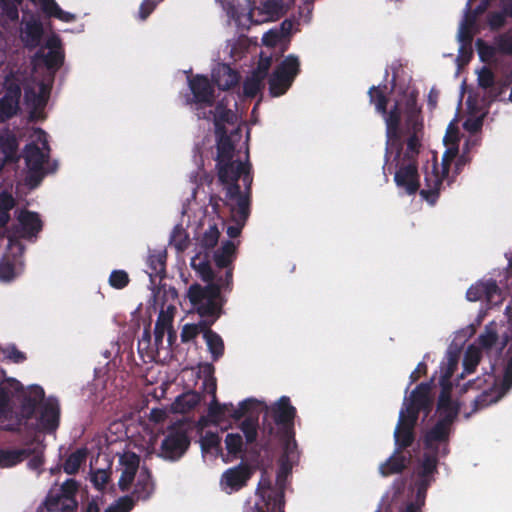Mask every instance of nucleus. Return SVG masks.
Wrapping results in <instances>:
<instances>
[{
	"label": "nucleus",
	"mask_w": 512,
	"mask_h": 512,
	"mask_svg": "<svg viewBox=\"0 0 512 512\" xmlns=\"http://www.w3.org/2000/svg\"><path fill=\"white\" fill-rule=\"evenodd\" d=\"M8 252L0 259V280L11 281L15 277L16 263L24 253V245L15 237L8 236Z\"/></svg>",
	"instance_id": "obj_19"
},
{
	"label": "nucleus",
	"mask_w": 512,
	"mask_h": 512,
	"mask_svg": "<svg viewBox=\"0 0 512 512\" xmlns=\"http://www.w3.org/2000/svg\"><path fill=\"white\" fill-rule=\"evenodd\" d=\"M259 402L255 399H246L235 407L232 403L221 404L217 399H212L208 406V416L214 422H221L229 418L240 420Z\"/></svg>",
	"instance_id": "obj_15"
},
{
	"label": "nucleus",
	"mask_w": 512,
	"mask_h": 512,
	"mask_svg": "<svg viewBox=\"0 0 512 512\" xmlns=\"http://www.w3.org/2000/svg\"><path fill=\"white\" fill-rule=\"evenodd\" d=\"M495 83V75L492 70L486 66L482 67V69L478 73V85L483 89H490L489 95L492 100L496 99L501 91L494 92L493 86Z\"/></svg>",
	"instance_id": "obj_43"
},
{
	"label": "nucleus",
	"mask_w": 512,
	"mask_h": 512,
	"mask_svg": "<svg viewBox=\"0 0 512 512\" xmlns=\"http://www.w3.org/2000/svg\"><path fill=\"white\" fill-rule=\"evenodd\" d=\"M191 423L186 420H178L167 427L166 437L160 448H189Z\"/></svg>",
	"instance_id": "obj_20"
},
{
	"label": "nucleus",
	"mask_w": 512,
	"mask_h": 512,
	"mask_svg": "<svg viewBox=\"0 0 512 512\" xmlns=\"http://www.w3.org/2000/svg\"><path fill=\"white\" fill-rule=\"evenodd\" d=\"M189 87L196 103L209 106L213 104L214 89L206 76L196 75L189 80Z\"/></svg>",
	"instance_id": "obj_26"
},
{
	"label": "nucleus",
	"mask_w": 512,
	"mask_h": 512,
	"mask_svg": "<svg viewBox=\"0 0 512 512\" xmlns=\"http://www.w3.org/2000/svg\"><path fill=\"white\" fill-rule=\"evenodd\" d=\"M233 289L232 271L229 270L224 276H218L215 283L202 286L193 283L187 290L186 297L192 305L193 310L201 318H214L217 320L223 313V306L226 303L222 292H231Z\"/></svg>",
	"instance_id": "obj_5"
},
{
	"label": "nucleus",
	"mask_w": 512,
	"mask_h": 512,
	"mask_svg": "<svg viewBox=\"0 0 512 512\" xmlns=\"http://www.w3.org/2000/svg\"><path fill=\"white\" fill-rule=\"evenodd\" d=\"M2 353L6 359L16 364L23 363L27 359L26 354L18 350L15 345H9L3 348Z\"/></svg>",
	"instance_id": "obj_61"
},
{
	"label": "nucleus",
	"mask_w": 512,
	"mask_h": 512,
	"mask_svg": "<svg viewBox=\"0 0 512 512\" xmlns=\"http://www.w3.org/2000/svg\"><path fill=\"white\" fill-rule=\"evenodd\" d=\"M452 427L437 420L423 435L424 448H437L439 445H448Z\"/></svg>",
	"instance_id": "obj_27"
},
{
	"label": "nucleus",
	"mask_w": 512,
	"mask_h": 512,
	"mask_svg": "<svg viewBox=\"0 0 512 512\" xmlns=\"http://www.w3.org/2000/svg\"><path fill=\"white\" fill-rule=\"evenodd\" d=\"M368 96L370 104L375 106L376 112L380 115H386L389 99L386 96L384 90H382L379 86H372L368 90Z\"/></svg>",
	"instance_id": "obj_41"
},
{
	"label": "nucleus",
	"mask_w": 512,
	"mask_h": 512,
	"mask_svg": "<svg viewBox=\"0 0 512 512\" xmlns=\"http://www.w3.org/2000/svg\"><path fill=\"white\" fill-rule=\"evenodd\" d=\"M201 401V394L196 391H188L176 397L173 409L177 413H188L193 410Z\"/></svg>",
	"instance_id": "obj_33"
},
{
	"label": "nucleus",
	"mask_w": 512,
	"mask_h": 512,
	"mask_svg": "<svg viewBox=\"0 0 512 512\" xmlns=\"http://www.w3.org/2000/svg\"><path fill=\"white\" fill-rule=\"evenodd\" d=\"M0 151L4 155V162L16 163L18 156V140L13 134L0 135Z\"/></svg>",
	"instance_id": "obj_34"
},
{
	"label": "nucleus",
	"mask_w": 512,
	"mask_h": 512,
	"mask_svg": "<svg viewBox=\"0 0 512 512\" xmlns=\"http://www.w3.org/2000/svg\"><path fill=\"white\" fill-rule=\"evenodd\" d=\"M480 362V355L477 350L469 348L464 358V369L467 373L474 372L476 366Z\"/></svg>",
	"instance_id": "obj_63"
},
{
	"label": "nucleus",
	"mask_w": 512,
	"mask_h": 512,
	"mask_svg": "<svg viewBox=\"0 0 512 512\" xmlns=\"http://www.w3.org/2000/svg\"><path fill=\"white\" fill-rule=\"evenodd\" d=\"M258 427L259 424L257 418H253L251 416L245 418L241 422L239 428L243 433V436L245 437L246 444H253L258 437L260 438V435L258 433ZM259 445V448H263L260 442Z\"/></svg>",
	"instance_id": "obj_42"
},
{
	"label": "nucleus",
	"mask_w": 512,
	"mask_h": 512,
	"mask_svg": "<svg viewBox=\"0 0 512 512\" xmlns=\"http://www.w3.org/2000/svg\"><path fill=\"white\" fill-rule=\"evenodd\" d=\"M127 431L125 425L121 421H115L102 433L97 434L92 440L90 448H110L118 446V448H128Z\"/></svg>",
	"instance_id": "obj_17"
},
{
	"label": "nucleus",
	"mask_w": 512,
	"mask_h": 512,
	"mask_svg": "<svg viewBox=\"0 0 512 512\" xmlns=\"http://www.w3.org/2000/svg\"><path fill=\"white\" fill-rule=\"evenodd\" d=\"M498 340V334L494 329L486 327L485 332L478 338V343L481 348L489 350L491 349Z\"/></svg>",
	"instance_id": "obj_60"
},
{
	"label": "nucleus",
	"mask_w": 512,
	"mask_h": 512,
	"mask_svg": "<svg viewBox=\"0 0 512 512\" xmlns=\"http://www.w3.org/2000/svg\"><path fill=\"white\" fill-rule=\"evenodd\" d=\"M393 159L395 162L394 182L407 194L414 195L420 188L418 163L401 160L402 145H398Z\"/></svg>",
	"instance_id": "obj_12"
},
{
	"label": "nucleus",
	"mask_w": 512,
	"mask_h": 512,
	"mask_svg": "<svg viewBox=\"0 0 512 512\" xmlns=\"http://www.w3.org/2000/svg\"><path fill=\"white\" fill-rule=\"evenodd\" d=\"M170 328H171L170 320L165 319L162 316V314H160V316L158 317V319L155 323V328H154V342H155V346H156L157 350L162 346L164 335H165L166 331H168Z\"/></svg>",
	"instance_id": "obj_52"
},
{
	"label": "nucleus",
	"mask_w": 512,
	"mask_h": 512,
	"mask_svg": "<svg viewBox=\"0 0 512 512\" xmlns=\"http://www.w3.org/2000/svg\"><path fill=\"white\" fill-rule=\"evenodd\" d=\"M17 220L20 226L19 235L22 238L31 239L42 230L43 223L37 212L23 209L20 211Z\"/></svg>",
	"instance_id": "obj_25"
},
{
	"label": "nucleus",
	"mask_w": 512,
	"mask_h": 512,
	"mask_svg": "<svg viewBox=\"0 0 512 512\" xmlns=\"http://www.w3.org/2000/svg\"><path fill=\"white\" fill-rule=\"evenodd\" d=\"M220 237V231L216 224L209 225L208 229L203 233L200 239V245L205 249L214 248Z\"/></svg>",
	"instance_id": "obj_50"
},
{
	"label": "nucleus",
	"mask_w": 512,
	"mask_h": 512,
	"mask_svg": "<svg viewBox=\"0 0 512 512\" xmlns=\"http://www.w3.org/2000/svg\"><path fill=\"white\" fill-rule=\"evenodd\" d=\"M476 47L482 61H489L496 53H498L497 45L495 43L493 46L489 45L481 38L477 39Z\"/></svg>",
	"instance_id": "obj_58"
},
{
	"label": "nucleus",
	"mask_w": 512,
	"mask_h": 512,
	"mask_svg": "<svg viewBox=\"0 0 512 512\" xmlns=\"http://www.w3.org/2000/svg\"><path fill=\"white\" fill-rule=\"evenodd\" d=\"M5 93L4 97L9 99H13L15 101L20 102L21 98V87L18 81L13 77L12 74L5 77L4 81Z\"/></svg>",
	"instance_id": "obj_54"
},
{
	"label": "nucleus",
	"mask_w": 512,
	"mask_h": 512,
	"mask_svg": "<svg viewBox=\"0 0 512 512\" xmlns=\"http://www.w3.org/2000/svg\"><path fill=\"white\" fill-rule=\"evenodd\" d=\"M404 126L410 127L409 129L423 128L421 109L417 105V95L414 92H411L405 101Z\"/></svg>",
	"instance_id": "obj_31"
},
{
	"label": "nucleus",
	"mask_w": 512,
	"mask_h": 512,
	"mask_svg": "<svg viewBox=\"0 0 512 512\" xmlns=\"http://www.w3.org/2000/svg\"><path fill=\"white\" fill-rule=\"evenodd\" d=\"M78 486L75 480L69 479L66 480L60 488L59 493L66 499V502H69L68 505L74 510L77 507V502L75 500V494L77 492Z\"/></svg>",
	"instance_id": "obj_51"
},
{
	"label": "nucleus",
	"mask_w": 512,
	"mask_h": 512,
	"mask_svg": "<svg viewBox=\"0 0 512 512\" xmlns=\"http://www.w3.org/2000/svg\"><path fill=\"white\" fill-rule=\"evenodd\" d=\"M191 266L199 274V277L207 284L215 283L218 276H223L220 273L215 274L210 265V262L206 258H202L199 255L191 259Z\"/></svg>",
	"instance_id": "obj_35"
},
{
	"label": "nucleus",
	"mask_w": 512,
	"mask_h": 512,
	"mask_svg": "<svg viewBox=\"0 0 512 512\" xmlns=\"http://www.w3.org/2000/svg\"><path fill=\"white\" fill-rule=\"evenodd\" d=\"M301 71L298 56L289 54L274 69L268 79L269 94L272 97L284 95Z\"/></svg>",
	"instance_id": "obj_10"
},
{
	"label": "nucleus",
	"mask_w": 512,
	"mask_h": 512,
	"mask_svg": "<svg viewBox=\"0 0 512 512\" xmlns=\"http://www.w3.org/2000/svg\"><path fill=\"white\" fill-rule=\"evenodd\" d=\"M430 385L428 383H420L411 392L407 402H404V407L400 410L409 416L419 418L421 411L425 412L426 415L431 410L432 400L430 398Z\"/></svg>",
	"instance_id": "obj_18"
},
{
	"label": "nucleus",
	"mask_w": 512,
	"mask_h": 512,
	"mask_svg": "<svg viewBox=\"0 0 512 512\" xmlns=\"http://www.w3.org/2000/svg\"><path fill=\"white\" fill-rule=\"evenodd\" d=\"M64 61V55L55 49H51L44 57V63L49 69H59Z\"/></svg>",
	"instance_id": "obj_59"
},
{
	"label": "nucleus",
	"mask_w": 512,
	"mask_h": 512,
	"mask_svg": "<svg viewBox=\"0 0 512 512\" xmlns=\"http://www.w3.org/2000/svg\"><path fill=\"white\" fill-rule=\"evenodd\" d=\"M439 450H393L392 454L379 465V473L389 477L412 472L408 488L417 490L418 499L426 498L427 491L436 481L439 464Z\"/></svg>",
	"instance_id": "obj_2"
},
{
	"label": "nucleus",
	"mask_w": 512,
	"mask_h": 512,
	"mask_svg": "<svg viewBox=\"0 0 512 512\" xmlns=\"http://www.w3.org/2000/svg\"><path fill=\"white\" fill-rule=\"evenodd\" d=\"M418 419L399 412V418L394 430L396 448H409L415 440V426Z\"/></svg>",
	"instance_id": "obj_22"
},
{
	"label": "nucleus",
	"mask_w": 512,
	"mask_h": 512,
	"mask_svg": "<svg viewBox=\"0 0 512 512\" xmlns=\"http://www.w3.org/2000/svg\"><path fill=\"white\" fill-rule=\"evenodd\" d=\"M294 0H252L249 17L256 23L277 20L284 16Z\"/></svg>",
	"instance_id": "obj_13"
},
{
	"label": "nucleus",
	"mask_w": 512,
	"mask_h": 512,
	"mask_svg": "<svg viewBox=\"0 0 512 512\" xmlns=\"http://www.w3.org/2000/svg\"><path fill=\"white\" fill-rule=\"evenodd\" d=\"M297 409L288 396H281L271 405H265L260 428V443L266 448H298L295 438Z\"/></svg>",
	"instance_id": "obj_4"
},
{
	"label": "nucleus",
	"mask_w": 512,
	"mask_h": 512,
	"mask_svg": "<svg viewBox=\"0 0 512 512\" xmlns=\"http://www.w3.org/2000/svg\"><path fill=\"white\" fill-rule=\"evenodd\" d=\"M458 155V146H449L442 156V170L439 171L438 164L434 161L425 167V186L420 190V196L430 205H434L440 195L443 179L449 174L451 163Z\"/></svg>",
	"instance_id": "obj_7"
},
{
	"label": "nucleus",
	"mask_w": 512,
	"mask_h": 512,
	"mask_svg": "<svg viewBox=\"0 0 512 512\" xmlns=\"http://www.w3.org/2000/svg\"><path fill=\"white\" fill-rule=\"evenodd\" d=\"M239 79L240 77L237 71L233 70L228 65H224L221 69H219L215 77V83L219 89L227 91L236 86L239 82Z\"/></svg>",
	"instance_id": "obj_36"
},
{
	"label": "nucleus",
	"mask_w": 512,
	"mask_h": 512,
	"mask_svg": "<svg viewBox=\"0 0 512 512\" xmlns=\"http://www.w3.org/2000/svg\"><path fill=\"white\" fill-rule=\"evenodd\" d=\"M205 342L213 361H218L224 355V341L215 331H208L205 335Z\"/></svg>",
	"instance_id": "obj_39"
},
{
	"label": "nucleus",
	"mask_w": 512,
	"mask_h": 512,
	"mask_svg": "<svg viewBox=\"0 0 512 512\" xmlns=\"http://www.w3.org/2000/svg\"><path fill=\"white\" fill-rule=\"evenodd\" d=\"M155 489L150 471L143 467L137 476L132 496L137 500L146 501L153 494Z\"/></svg>",
	"instance_id": "obj_30"
},
{
	"label": "nucleus",
	"mask_w": 512,
	"mask_h": 512,
	"mask_svg": "<svg viewBox=\"0 0 512 512\" xmlns=\"http://www.w3.org/2000/svg\"><path fill=\"white\" fill-rule=\"evenodd\" d=\"M19 4L8 0H0V8L3 14L11 21H16L19 18Z\"/></svg>",
	"instance_id": "obj_62"
},
{
	"label": "nucleus",
	"mask_w": 512,
	"mask_h": 512,
	"mask_svg": "<svg viewBox=\"0 0 512 512\" xmlns=\"http://www.w3.org/2000/svg\"><path fill=\"white\" fill-rule=\"evenodd\" d=\"M166 258L167 254L165 251H158L151 253L148 257L147 264L150 272V277H159L160 279L165 277L166 272Z\"/></svg>",
	"instance_id": "obj_37"
},
{
	"label": "nucleus",
	"mask_w": 512,
	"mask_h": 512,
	"mask_svg": "<svg viewBox=\"0 0 512 512\" xmlns=\"http://www.w3.org/2000/svg\"><path fill=\"white\" fill-rule=\"evenodd\" d=\"M204 373H207L203 381V390L212 396V399H217L216 391H217V382L216 378L213 376L214 366L212 364H206L204 366Z\"/></svg>",
	"instance_id": "obj_56"
},
{
	"label": "nucleus",
	"mask_w": 512,
	"mask_h": 512,
	"mask_svg": "<svg viewBox=\"0 0 512 512\" xmlns=\"http://www.w3.org/2000/svg\"><path fill=\"white\" fill-rule=\"evenodd\" d=\"M403 126V134H407L406 150L401 153V160L418 163V155L421 148V135L423 128L409 129Z\"/></svg>",
	"instance_id": "obj_29"
},
{
	"label": "nucleus",
	"mask_w": 512,
	"mask_h": 512,
	"mask_svg": "<svg viewBox=\"0 0 512 512\" xmlns=\"http://www.w3.org/2000/svg\"><path fill=\"white\" fill-rule=\"evenodd\" d=\"M110 474L104 469H98L91 474V482L98 489H102L108 483Z\"/></svg>",
	"instance_id": "obj_64"
},
{
	"label": "nucleus",
	"mask_w": 512,
	"mask_h": 512,
	"mask_svg": "<svg viewBox=\"0 0 512 512\" xmlns=\"http://www.w3.org/2000/svg\"><path fill=\"white\" fill-rule=\"evenodd\" d=\"M505 7L501 11H490L486 14V22L491 31H499L506 24Z\"/></svg>",
	"instance_id": "obj_48"
},
{
	"label": "nucleus",
	"mask_w": 512,
	"mask_h": 512,
	"mask_svg": "<svg viewBox=\"0 0 512 512\" xmlns=\"http://www.w3.org/2000/svg\"><path fill=\"white\" fill-rule=\"evenodd\" d=\"M66 499L59 493L50 492L45 500V507L49 512L73 511Z\"/></svg>",
	"instance_id": "obj_44"
},
{
	"label": "nucleus",
	"mask_w": 512,
	"mask_h": 512,
	"mask_svg": "<svg viewBox=\"0 0 512 512\" xmlns=\"http://www.w3.org/2000/svg\"><path fill=\"white\" fill-rule=\"evenodd\" d=\"M28 459L27 466L30 470L41 474L43 472V450H0V468H9Z\"/></svg>",
	"instance_id": "obj_16"
},
{
	"label": "nucleus",
	"mask_w": 512,
	"mask_h": 512,
	"mask_svg": "<svg viewBox=\"0 0 512 512\" xmlns=\"http://www.w3.org/2000/svg\"><path fill=\"white\" fill-rule=\"evenodd\" d=\"M88 450H75L71 453L63 463V470L69 475L76 474L81 465L86 461Z\"/></svg>",
	"instance_id": "obj_40"
},
{
	"label": "nucleus",
	"mask_w": 512,
	"mask_h": 512,
	"mask_svg": "<svg viewBox=\"0 0 512 512\" xmlns=\"http://www.w3.org/2000/svg\"><path fill=\"white\" fill-rule=\"evenodd\" d=\"M382 116L385 120L387 138L383 170L387 169L391 173L392 164L387 166L392 153L391 148H397L398 145H402L401 138L404 133L403 128H401V109L398 103H395L389 111L386 110V115Z\"/></svg>",
	"instance_id": "obj_14"
},
{
	"label": "nucleus",
	"mask_w": 512,
	"mask_h": 512,
	"mask_svg": "<svg viewBox=\"0 0 512 512\" xmlns=\"http://www.w3.org/2000/svg\"><path fill=\"white\" fill-rule=\"evenodd\" d=\"M60 405L56 398H45L44 389L32 385L23 395L20 405L19 419L16 430L24 434L23 441L27 446L42 445L45 433H54L59 426Z\"/></svg>",
	"instance_id": "obj_1"
},
{
	"label": "nucleus",
	"mask_w": 512,
	"mask_h": 512,
	"mask_svg": "<svg viewBox=\"0 0 512 512\" xmlns=\"http://www.w3.org/2000/svg\"><path fill=\"white\" fill-rule=\"evenodd\" d=\"M124 453L117 455L120 456V462L124 466L121 476L118 481L119 489L123 492L128 491L136 476L139 468L140 458L130 450H123Z\"/></svg>",
	"instance_id": "obj_24"
},
{
	"label": "nucleus",
	"mask_w": 512,
	"mask_h": 512,
	"mask_svg": "<svg viewBox=\"0 0 512 512\" xmlns=\"http://www.w3.org/2000/svg\"><path fill=\"white\" fill-rule=\"evenodd\" d=\"M498 53L512 57V31H506L494 38Z\"/></svg>",
	"instance_id": "obj_53"
},
{
	"label": "nucleus",
	"mask_w": 512,
	"mask_h": 512,
	"mask_svg": "<svg viewBox=\"0 0 512 512\" xmlns=\"http://www.w3.org/2000/svg\"><path fill=\"white\" fill-rule=\"evenodd\" d=\"M204 462L221 458L223 463L240 460L235 467L226 470L221 477V484L233 491L244 487L256 470L272 467L274 450H201Z\"/></svg>",
	"instance_id": "obj_3"
},
{
	"label": "nucleus",
	"mask_w": 512,
	"mask_h": 512,
	"mask_svg": "<svg viewBox=\"0 0 512 512\" xmlns=\"http://www.w3.org/2000/svg\"><path fill=\"white\" fill-rule=\"evenodd\" d=\"M460 405L451 397V387L444 386L438 397L437 412L438 420L452 427L458 417Z\"/></svg>",
	"instance_id": "obj_21"
},
{
	"label": "nucleus",
	"mask_w": 512,
	"mask_h": 512,
	"mask_svg": "<svg viewBox=\"0 0 512 512\" xmlns=\"http://www.w3.org/2000/svg\"><path fill=\"white\" fill-rule=\"evenodd\" d=\"M41 135L43 137V149L32 142L25 146L23 152V157L29 170L28 179L33 187L39 185L42 181L45 175L43 165L49 158L50 148L46 140V134L41 131Z\"/></svg>",
	"instance_id": "obj_11"
},
{
	"label": "nucleus",
	"mask_w": 512,
	"mask_h": 512,
	"mask_svg": "<svg viewBox=\"0 0 512 512\" xmlns=\"http://www.w3.org/2000/svg\"><path fill=\"white\" fill-rule=\"evenodd\" d=\"M108 282L112 288L121 290L128 286L130 278L125 270H113L109 276Z\"/></svg>",
	"instance_id": "obj_57"
},
{
	"label": "nucleus",
	"mask_w": 512,
	"mask_h": 512,
	"mask_svg": "<svg viewBox=\"0 0 512 512\" xmlns=\"http://www.w3.org/2000/svg\"><path fill=\"white\" fill-rule=\"evenodd\" d=\"M240 178H242L243 184L245 186L244 192L241 191L238 180H231L221 183L226 187V198L230 201H236V204L230 208L233 221L235 223L246 224V221L250 216L252 195L251 187L253 183L252 172H246L244 175H241Z\"/></svg>",
	"instance_id": "obj_8"
},
{
	"label": "nucleus",
	"mask_w": 512,
	"mask_h": 512,
	"mask_svg": "<svg viewBox=\"0 0 512 512\" xmlns=\"http://www.w3.org/2000/svg\"><path fill=\"white\" fill-rule=\"evenodd\" d=\"M484 298L489 304L498 305L502 302V293L497 282L489 279L483 282Z\"/></svg>",
	"instance_id": "obj_45"
},
{
	"label": "nucleus",
	"mask_w": 512,
	"mask_h": 512,
	"mask_svg": "<svg viewBox=\"0 0 512 512\" xmlns=\"http://www.w3.org/2000/svg\"><path fill=\"white\" fill-rule=\"evenodd\" d=\"M44 30L42 23L37 20L28 21L23 30L22 40L26 47L35 48L40 44Z\"/></svg>",
	"instance_id": "obj_32"
},
{
	"label": "nucleus",
	"mask_w": 512,
	"mask_h": 512,
	"mask_svg": "<svg viewBox=\"0 0 512 512\" xmlns=\"http://www.w3.org/2000/svg\"><path fill=\"white\" fill-rule=\"evenodd\" d=\"M170 243L177 251L183 252L189 246V237L181 226H176L171 234Z\"/></svg>",
	"instance_id": "obj_49"
},
{
	"label": "nucleus",
	"mask_w": 512,
	"mask_h": 512,
	"mask_svg": "<svg viewBox=\"0 0 512 512\" xmlns=\"http://www.w3.org/2000/svg\"><path fill=\"white\" fill-rule=\"evenodd\" d=\"M294 451L295 450H283L282 455L279 457L276 482L281 490H283V488L285 486V482L287 480V477L292 472L293 465L290 460V452H294Z\"/></svg>",
	"instance_id": "obj_38"
},
{
	"label": "nucleus",
	"mask_w": 512,
	"mask_h": 512,
	"mask_svg": "<svg viewBox=\"0 0 512 512\" xmlns=\"http://www.w3.org/2000/svg\"><path fill=\"white\" fill-rule=\"evenodd\" d=\"M236 119V115L230 110L225 108L222 104L216 106L215 125L216 133H218L219 127H225L223 124H233Z\"/></svg>",
	"instance_id": "obj_55"
},
{
	"label": "nucleus",
	"mask_w": 512,
	"mask_h": 512,
	"mask_svg": "<svg viewBox=\"0 0 512 512\" xmlns=\"http://www.w3.org/2000/svg\"><path fill=\"white\" fill-rule=\"evenodd\" d=\"M19 110V102L2 96L0 98V123L14 117Z\"/></svg>",
	"instance_id": "obj_46"
},
{
	"label": "nucleus",
	"mask_w": 512,
	"mask_h": 512,
	"mask_svg": "<svg viewBox=\"0 0 512 512\" xmlns=\"http://www.w3.org/2000/svg\"><path fill=\"white\" fill-rule=\"evenodd\" d=\"M392 502H397L405 494L407 490L408 501L404 509L400 512H419L421 506L424 505L425 499H418L417 490L407 488V481L404 478L396 479L392 484Z\"/></svg>",
	"instance_id": "obj_23"
},
{
	"label": "nucleus",
	"mask_w": 512,
	"mask_h": 512,
	"mask_svg": "<svg viewBox=\"0 0 512 512\" xmlns=\"http://www.w3.org/2000/svg\"><path fill=\"white\" fill-rule=\"evenodd\" d=\"M266 470H261L262 476L256 490L257 499L254 502L248 500L244 512H284V492L281 489L272 491L271 482L265 477Z\"/></svg>",
	"instance_id": "obj_9"
},
{
	"label": "nucleus",
	"mask_w": 512,
	"mask_h": 512,
	"mask_svg": "<svg viewBox=\"0 0 512 512\" xmlns=\"http://www.w3.org/2000/svg\"><path fill=\"white\" fill-rule=\"evenodd\" d=\"M241 137L240 128H236L228 135L225 127H219L217 133V156L216 169L219 182L239 180L241 175L252 172V165L249 161V151H246V160H234L235 145L232 137Z\"/></svg>",
	"instance_id": "obj_6"
},
{
	"label": "nucleus",
	"mask_w": 512,
	"mask_h": 512,
	"mask_svg": "<svg viewBox=\"0 0 512 512\" xmlns=\"http://www.w3.org/2000/svg\"><path fill=\"white\" fill-rule=\"evenodd\" d=\"M264 78L257 74H252L250 78H247L243 83V92L245 96L254 98L263 88Z\"/></svg>",
	"instance_id": "obj_47"
},
{
	"label": "nucleus",
	"mask_w": 512,
	"mask_h": 512,
	"mask_svg": "<svg viewBox=\"0 0 512 512\" xmlns=\"http://www.w3.org/2000/svg\"><path fill=\"white\" fill-rule=\"evenodd\" d=\"M237 248L233 241L226 240L222 243L213 255V260L217 269H225V273L229 270L234 271L233 262L236 259Z\"/></svg>",
	"instance_id": "obj_28"
}]
</instances>
